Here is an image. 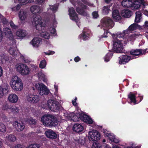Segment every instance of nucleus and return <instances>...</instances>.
I'll list each match as a JSON object with an SVG mask.
<instances>
[{
	"label": "nucleus",
	"mask_w": 148,
	"mask_h": 148,
	"mask_svg": "<svg viewBox=\"0 0 148 148\" xmlns=\"http://www.w3.org/2000/svg\"><path fill=\"white\" fill-rule=\"evenodd\" d=\"M124 31L122 33L118 32L116 34H114L112 35V37L114 39H120V41H122V39H124L125 40H131L135 39L138 37L142 36L141 34L139 33L136 32L134 34L129 36L128 34L125 35L124 34Z\"/></svg>",
	"instance_id": "f257e3e1"
},
{
	"label": "nucleus",
	"mask_w": 148,
	"mask_h": 148,
	"mask_svg": "<svg viewBox=\"0 0 148 148\" xmlns=\"http://www.w3.org/2000/svg\"><path fill=\"white\" fill-rule=\"evenodd\" d=\"M42 124L47 127L54 126L56 125L57 120L54 116L50 114H45L41 118Z\"/></svg>",
	"instance_id": "f03ea898"
},
{
	"label": "nucleus",
	"mask_w": 148,
	"mask_h": 148,
	"mask_svg": "<svg viewBox=\"0 0 148 148\" xmlns=\"http://www.w3.org/2000/svg\"><path fill=\"white\" fill-rule=\"evenodd\" d=\"M10 85L14 91H20L23 87L21 80L17 75H14L12 77Z\"/></svg>",
	"instance_id": "7ed1b4c3"
},
{
	"label": "nucleus",
	"mask_w": 148,
	"mask_h": 148,
	"mask_svg": "<svg viewBox=\"0 0 148 148\" xmlns=\"http://www.w3.org/2000/svg\"><path fill=\"white\" fill-rule=\"evenodd\" d=\"M33 23L36 26V29L38 30L43 29L45 26V24L42 21L41 17L39 15L36 16L35 17Z\"/></svg>",
	"instance_id": "20e7f679"
},
{
	"label": "nucleus",
	"mask_w": 148,
	"mask_h": 148,
	"mask_svg": "<svg viewBox=\"0 0 148 148\" xmlns=\"http://www.w3.org/2000/svg\"><path fill=\"white\" fill-rule=\"evenodd\" d=\"M34 86L41 95H47L50 92L49 89L42 83L35 84Z\"/></svg>",
	"instance_id": "39448f33"
},
{
	"label": "nucleus",
	"mask_w": 148,
	"mask_h": 148,
	"mask_svg": "<svg viewBox=\"0 0 148 148\" xmlns=\"http://www.w3.org/2000/svg\"><path fill=\"white\" fill-rule=\"evenodd\" d=\"M16 70L21 75L28 74V67L27 65L23 64H18L15 66Z\"/></svg>",
	"instance_id": "423d86ee"
},
{
	"label": "nucleus",
	"mask_w": 148,
	"mask_h": 148,
	"mask_svg": "<svg viewBox=\"0 0 148 148\" xmlns=\"http://www.w3.org/2000/svg\"><path fill=\"white\" fill-rule=\"evenodd\" d=\"M113 47L114 51L117 53H121L123 52L122 43L119 39H114L113 40Z\"/></svg>",
	"instance_id": "0eeeda50"
},
{
	"label": "nucleus",
	"mask_w": 148,
	"mask_h": 148,
	"mask_svg": "<svg viewBox=\"0 0 148 148\" xmlns=\"http://www.w3.org/2000/svg\"><path fill=\"white\" fill-rule=\"evenodd\" d=\"M101 23L103 27L109 29L112 28L114 25L113 21L109 17H105L102 19L101 20Z\"/></svg>",
	"instance_id": "6e6552de"
},
{
	"label": "nucleus",
	"mask_w": 148,
	"mask_h": 148,
	"mask_svg": "<svg viewBox=\"0 0 148 148\" xmlns=\"http://www.w3.org/2000/svg\"><path fill=\"white\" fill-rule=\"evenodd\" d=\"M100 134L97 130H93L89 132L88 138L90 140H98L100 139Z\"/></svg>",
	"instance_id": "1a4fd4ad"
},
{
	"label": "nucleus",
	"mask_w": 148,
	"mask_h": 148,
	"mask_svg": "<svg viewBox=\"0 0 148 148\" xmlns=\"http://www.w3.org/2000/svg\"><path fill=\"white\" fill-rule=\"evenodd\" d=\"M58 103L52 100H49L47 102V106L49 109L52 111H56L59 108Z\"/></svg>",
	"instance_id": "9d476101"
},
{
	"label": "nucleus",
	"mask_w": 148,
	"mask_h": 148,
	"mask_svg": "<svg viewBox=\"0 0 148 148\" xmlns=\"http://www.w3.org/2000/svg\"><path fill=\"white\" fill-rule=\"evenodd\" d=\"M142 27L141 26L137 24L134 23L131 25L127 29L124 31V34L126 35H129L130 33L132 32V31L137 29H141Z\"/></svg>",
	"instance_id": "9b49d317"
},
{
	"label": "nucleus",
	"mask_w": 148,
	"mask_h": 148,
	"mask_svg": "<svg viewBox=\"0 0 148 148\" xmlns=\"http://www.w3.org/2000/svg\"><path fill=\"white\" fill-rule=\"evenodd\" d=\"M145 50L142 51L140 49L132 50L130 51V54L132 56L131 59L136 58V57L138 56L139 55L145 54Z\"/></svg>",
	"instance_id": "f8f14e48"
},
{
	"label": "nucleus",
	"mask_w": 148,
	"mask_h": 148,
	"mask_svg": "<svg viewBox=\"0 0 148 148\" xmlns=\"http://www.w3.org/2000/svg\"><path fill=\"white\" fill-rule=\"evenodd\" d=\"M140 3L144 6L147 5L145 4L144 0H135L133 2H132V5L131 8L132 10L138 9L140 6Z\"/></svg>",
	"instance_id": "ddd939ff"
},
{
	"label": "nucleus",
	"mask_w": 148,
	"mask_h": 148,
	"mask_svg": "<svg viewBox=\"0 0 148 148\" xmlns=\"http://www.w3.org/2000/svg\"><path fill=\"white\" fill-rule=\"evenodd\" d=\"M69 12L70 19L74 21L76 23L77 22L79 21L77 15L74 8H70L69 10Z\"/></svg>",
	"instance_id": "4468645a"
},
{
	"label": "nucleus",
	"mask_w": 148,
	"mask_h": 148,
	"mask_svg": "<svg viewBox=\"0 0 148 148\" xmlns=\"http://www.w3.org/2000/svg\"><path fill=\"white\" fill-rule=\"evenodd\" d=\"M116 5H114L113 6V11L112 12V16L113 18L116 21H118L120 20L121 17L119 13V11L116 9Z\"/></svg>",
	"instance_id": "2eb2a0df"
},
{
	"label": "nucleus",
	"mask_w": 148,
	"mask_h": 148,
	"mask_svg": "<svg viewBox=\"0 0 148 148\" xmlns=\"http://www.w3.org/2000/svg\"><path fill=\"white\" fill-rule=\"evenodd\" d=\"M9 86L5 84L4 86H0V98H1L9 92Z\"/></svg>",
	"instance_id": "dca6fc26"
},
{
	"label": "nucleus",
	"mask_w": 148,
	"mask_h": 148,
	"mask_svg": "<svg viewBox=\"0 0 148 148\" xmlns=\"http://www.w3.org/2000/svg\"><path fill=\"white\" fill-rule=\"evenodd\" d=\"M42 43V39L38 37H35L30 42V43L33 47H37L39 46Z\"/></svg>",
	"instance_id": "f3484780"
},
{
	"label": "nucleus",
	"mask_w": 148,
	"mask_h": 148,
	"mask_svg": "<svg viewBox=\"0 0 148 148\" xmlns=\"http://www.w3.org/2000/svg\"><path fill=\"white\" fill-rule=\"evenodd\" d=\"M45 134L47 137L50 138L55 139L57 137L56 133L51 130H49L45 132Z\"/></svg>",
	"instance_id": "a211bd4d"
},
{
	"label": "nucleus",
	"mask_w": 148,
	"mask_h": 148,
	"mask_svg": "<svg viewBox=\"0 0 148 148\" xmlns=\"http://www.w3.org/2000/svg\"><path fill=\"white\" fill-rule=\"evenodd\" d=\"M80 118L83 121L87 123L91 124L93 123L92 119L89 116L84 114H82Z\"/></svg>",
	"instance_id": "6ab92c4d"
},
{
	"label": "nucleus",
	"mask_w": 148,
	"mask_h": 148,
	"mask_svg": "<svg viewBox=\"0 0 148 148\" xmlns=\"http://www.w3.org/2000/svg\"><path fill=\"white\" fill-rule=\"evenodd\" d=\"M131 59V56L127 55L123 56L120 57L119 63L120 64H124L128 62Z\"/></svg>",
	"instance_id": "aec40b11"
},
{
	"label": "nucleus",
	"mask_w": 148,
	"mask_h": 148,
	"mask_svg": "<svg viewBox=\"0 0 148 148\" xmlns=\"http://www.w3.org/2000/svg\"><path fill=\"white\" fill-rule=\"evenodd\" d=\"M13 124L18 131L23 130L25 127L23 123L21 122L18 123L17 121H15L13 122Z\"/></svg>",
	"instance_id": "412c9836"
},
{
	"label": "nucleus",
	"mask_w": 148,
	"mask_h": 148,
	"mask_svg": "<svg viewBox=\"0 0 148 148\" xmlns=\"http://www.w3.org/2000/svg\"><path fill=\"white\" fill-rule=\"evenodd\" d=\"M72 129L74 131L77 132H80L84 129L83 126L81 125L78 123L75 124L73 125Z\"/></svg>",
	"instance_id": "4be33fe9"
},
{
	"label": "nucleus",
	"mask_w": 148,
	"mask_h": 148,
	"mask_svg": "<svg viewBox=\"0 0 148 148\" xmlns=\"http://www.w3.org/2000/svg\"><path fill=\"white\" fill-rule=\"evenodd\" d=\"M8 99L9 101L11 103H16L18 101V97L16 94H11L9 95Z\"/></svg>",
	"instance_id": "5701e85b"
},
{
	"label": "nucleus",
	"mask_w": 148,
	"mask_h": 148,
	"mask_svg": "<svg viewBox=\"0 0 148 148\" xmlns=\"http://www.w3.org/2000/svg\"><path fill=\"white\" fill-rule=\"evenodd\" d=\"M122 5L124 7L131 8L132 5V0H122L121 2Z\"/></svg>",
	"instance_id": "b1692460"
},
{
	"label": "nucleus",
	"mask_w": 148,
	"mask_h": 148,
	"mask_svg": "<svg viewBox=\"0 0 148 148\" xmlns=\"http://www.w3.org/2000/svg\"><path fill=\"white\" fill-rule=\"evenodd\" d=\"M40 99L39 97L37 95H31L28 97V101H30L32 103L37 102Z\"/></svg>",
	"instance_id": "393cba45"
},
{
	"label": "nucleus",
	"mask_w": 148,
	"mask_h": 148,
	"mask_svg": "<svg viewBox=\"0 0 148 148\" xmlns=\"http://www.w3.org/2000/svg\"><path fill=\"white\" fill-rule=\"evenodd\" d=\"M3 33L10 39L12 38V34L10 29L8 27H5L3 28Z\"/></svg>",
	"instance_id": "a878e982"
},
{
	"label": "nucleus",
	"mask_w": 148,
	"mask_h": 148,
	"mask_svg": "<svg viewBox=\"0 0 148 148\" xmlns=\"http://www.w3.org/2000/svg\"><path fill=\"white\" fill-rule=\"evenodd\" d=\"M132 14L131 12L128 10H123L121 12L122 16L126 18H128L130 17Z\"/></svg>",
	"instance_id": "bb28decb"
},
{
	"label": "nucleus",
	"mask_w": 148,
	"mask_h": 148,
	"mask_svg": "<svg viewBox=\"0 0 148 148\" xmlns=\"http://www.w3.org/2000/svg\"><path fill=\"white\" fill-rule=\"evenodd\" d=\"M89 36V35L88 32L84 29L83 30L82 34L79 35V37L80 38H82V39L85 40L87 39Z\"/></svg>",
	"instance_id": "cd10ccee"
},
{
	"label": "nucleus",
	"mask_w": 148,
	"mask_h": 148,
	"mask_svg": "<svg viewBox=\"0 0 148 148\" xmlns=\"http://www.w3.org/2000/svg\"><path fill=\"white\" fill-rule=\"evenodd\" d=\"M31 12L33 14L40 12L41 10L40 7L36 5H34L32 6L30 9Z\"/></svg>",
	"instance_id": "c85d7f7f"
},
{
	"label": "nucleus",
	"mask_w": 148,
	"mask_h": 148,
	"mask_svg": "<svg viewBox=\"0 0 148 148\" xmlns=\"http://www.w3.org/2000/svg\"><path fill=\"white\" fill-rule=\"evenodd\" d=\"M27 15V12L23 10H21L19 13V18L21 20H24L26 18Z\"/></svg>",
	"instance_id": "c756f323"
},
{
	"label": "nucleus",
	"mask_w": 148,
	"mask_h": 148,
	"mask_svg": "<svg viewBox=\"0 0 148 148\" xmlns=\"http://www.w3.org/2000/svg\"><path fill=\"white\" fill-rule=\"evenodd\" d=\"M103 133L105 135L108 137L109 140L112 142L115 137L114 135L112 134H111L109 132L106 130H104Z\"/></svg>",
	"instance_id": "7c9ffc66"
},
{
	"label": "nucleus",
	"mask_w": 148,
	"mask_h": 148,
	"mask_svg": "<svg viewBox=\"0 0 148 148\" xmlns=\"http://www.w3.org/2000/svg\"><path fill=\"white\" fill-rule=\"evenodd\" d=\"M142 15L140 12L137 11L136 12V17L135 19V22L136 23H139L142 19Z\"/></svg>",
	"instance_id": "2f4dec72"
},
{
	"label": "nucleus",
	"mask_w": 148,
	"mask_h": 148,
	"mask_svg": "<svg viewBox=\"0 0 148 148\" xmlns=\"http://www.w3.org/2000/svg\"><path fill=\"white\" fill-rule=\"evenodd\" d=\"M16 48L15 46L10 47L9 50V52L11 55L14 56L16 54L17 51H16Z\"/></svg>",
	"instance_id": "473e14b6"
},
{
	"label": "nucleus",
	"mask_w": 148,
	"mask_h": 148,
	"mask_svg": "<svg viewBox=\"0 0 148 148\" xmlns=\"http://www.w3.org/2000/svg\"><path fill=\"white\" fill-rule=\"evenodd\" d=\"M16 35L19 37H24L26 34V32L25 30L21 29H18L16 33Z\"/></svg>",
	"instance_id": "72a5a7b5"
},
{
	"label": "nucleus",
	"mask_w": 148,
	"mask_h": 148,
	"mask_svg": "<svg viewBox=\"0 0 148 148\" xmlns=\"http://www.w3.org/2000/svg\"><path fill=\"white\" fill-rule=\"evenodd\" d=\"M41 36L46 39H49V38L50 35L49 34L47 31H42L40 33Z\"/></svg>",
	"instance_id": "f704fd0d"
},
{
	"label": "nucleus",
	"mask_w": 148,
	"mask_h": 148,
	"mask_svg": "<svg viewBox=\"0 0 148 148\" xmlns=\"http://www.w3.org/2000/svg\"><path fill=\"white\" fill-rule=\"evenodd\" d=\"M136 94L133 93H130L128 95V98L130 99L131 102H133L134 104L136 103L135 98Z\"/></svg>",
	"instance_id": "c9c22d12"
},
{
	"label": "nucleus",
	"mask_w": 148,
	"mask_h": 148,
	"mask_svg": "<svg viewBox=\"0 0 148 148\" xmlns=\"http://www.w3.org/2000/svg\"><path fill=\"white\" fill-rule=\"evenodd\" d=\"M0 21L3 23V25H6L8 24V21L3 16L0 14Z\"/></svg>",
	"instance_id": "e433bc0d"
},
{
	"label": "nucleus",
	"mask_w": 148,
	"mask_h": 148,
	"mask_svg": "<svg viewBox=\"0 0 148 148\" xmlns=\"http://www.w3.org/2000/svg\"><path fill=\"white\" fill-rule=\"evenodd\" d=\"M7 138L8 139V140L10 142H15L16 140V136L10 134L7 136Z\"/></svg>",
	"instance_id": "4c0bfd02"
},
{
	"label": "nucleus",
	"mask_w": 148,
	"mask_h": 148,
	"mask_svg": "<svg viewBox=\"0 0 148 148\" xmlns=\"http://www.w3.org/2000/svg\"><path fill=\"white\" fill-rule=\"evenodd\" d=\"M38 76L39 78L42 80L44 82H47V79L45 78V75L42 71H40L38 73Z\"/></svg>",
	"instance_id": "58836bf2"
},
{
	"label": "nucleus",
	"mask_w": 148,
	"mask_h": 148,
	"mask_svg": "<svg viewBox=\"0 0 148 148\" xmlns=\"http://www.w3.org/2000/svg\"><path fill=\"white\" fill-rule=\"evenodd\" d=\"M71 117L70 120H71L74 122L77 121L78 120V117L73 112H72L71 114Z\"/></svg>",
	"instance_id": "ea45409f"
},
{
	"label": "nucleus",
	"mask_w": 148,
	"mask_h": 148,
	"mask_svg": "<svg viewBox=\"0 0 148 148\" xmlns=\"http://www.w3.org/2000/svg\"><path fill=\"white\" fill-rule=\"evenodd\" d=\"M112 56L113 54L112 52H110L108 53L104 58L105 61L106 62L109 61Z\"/></svg>",
	"instance_id": "a19ab883"
},
{
	"label": "nucleus",
	"mask_w": 148,
	"mask_h": 148,
	"mask_svg": "<svg viewBox=\"0 0 148 148\" xmlns=\"http://www.w3.org/2000/svg\"><path fill=\"white\" fill-rule=\"evenodd\" d=\"M58 8V6L57 5L49 6V8L48 10V11L50 12L51 10L53 12L56 11Z\"/></svg>",
	"instance_id": "79ce46f5"
},
{
	"label": "nucleus",
	"mask_w": 148,
	"mask_h": 148,
	"mask_svg": "<svg viewBox=\"0 0 148 148\" xmlns=\"http://www.w3.org/2000/svg\"><path fill=\"white\" fill-rule=\"evenodd\" d=\"M110 7L108 6H104L102 8V13L104 14H107L109 13L110 10Z\"/></svg>",
	"instance_id": "37998d69"
},
{
	"label": "nucleus",
	"mask_w": 148,
	"mask_h": 148,
	"mask_svg": "<svg viewBox=\"0 0 148 148\" xmlns=\"http://www.w3.org/2000/svg\"><path fill=\"white\" fill-rule=\"evenodd\" d=\"M12 107L9 103H5L3 105V109L5 110H11Z\"/></svg>",
	"instance_id": "c03bdc74"
},
{
	"label": "nucleus",
	"mask_w": 148,
	"mask_h": 148,
	"mask_svg": "<svg viewBox=\"0 0 148 148\" xmlns=\"http://www.w3.org/2000/svg\"><path fill=\"white\" fill-rule=\"evenodd\" d=\"M11 112H12L14 114L17 113H18L19 109L16 106H12L11 108Z\"/></svg>",
	"instance_id": "a18cd8bd"
},
{
	"label": "nucleus",
	"mask_w": 148,
	"mask_h": 148,
	"mask_svg": "<svg viewBox=\"0 0 148 148\" xmlns=\"http://www.w3.org/2000/svg\"><path fill=\"white\" fill-rule=\"evenodd\" d=\"M71 113L69 112H66L64 113V116L66 118L65 119L66 121L68 120H70L71 115Z\"/></svg>",
	"instance_id": "49530a36"
},
{
	"label": "nucleus",
	"mask_w": 148,
	"mask_h": 148,
	"mask_svg": "<svg viewBox=\"0 0 148 148\" xmlns=\"http://www.w3.org/2000/svg\"><path fill=\"white\" fill-rule=\"evenodd\" d=\"M6 131V128L4 124L0 123V132H5Z\"/></svg>",
	"instance_id": "de8ad7c7"
},
{
	"label": "nucleus",
	"mask_w": 148,
	"mask_h": 148,
	"mask_svg": "<svg viewBox=\"0 0 148 148\" xmlns=\"http://www.w3.org/2000/svg\"><path fill=\"white\" fill-rule=\"evenodd\" d=\"M28 123H29L31 127H33L36 124V121L35 120L32 119H31L29 120H28Z\"/></svg>",
	"instance_id": "09e8293b"
},
{
	"label": "nucleus",
	"mask_w": 148,
	"mask_h": 148,
	"mask_svg": "<svg viewBox=\"0 0 148 148\" xmlns=\"http://www.w3.org/2000/svg\"><path fill=\"white\" fill-rule=\"evenodd\" d=\"M46 62L45 60L41 61L39 64V67L41 69L44 68L46 66Z\"/></svg>",
	"instance_id": "8fccbe9b"
},
{
	"label": "nucleus",
	"mask_w": 148,
	"mask_h": 148,
	"mask_svg": "<svg viewBox=\"0 0 148 148\" xmlns=\"http://www.w3.org/2000/svg\"><path fill=\"white\" fill-rule=\"evenodd\" d=\"M77 11L78 13L83 15H84L85 14V13L83 9H81L79 8H77Z\"/></svg>",
	"instance_id": "3c124183"
},
{
	"label": "nucleus",
	"mask_w": 148,
	"mask_h": 148,
	"mask_svg": "<svg viewBox=\"0 0 148 148\" xmlns=\"http://www.w3.org/2000/svg\"><path fill=\"white\" fill-rule=\"evenodd\" d=\"M100 144L97 142H94L92 146V148H100Z\"/></svg>",
	"instance_id": "603ef678"
},
{
	"label": "nucleus",
	"mask_w": 148,
	"mask_h": 148,
	"mask_svg": "<svg viewBox=\"0 0 148 148\" xmlns=\"http://www.w3.org/2000/svg\"><path fill=\"white\" fill-rule=\"evenodd\" d=\"M92 15L93 18H97L99 16L98 12L97 11H94L92 12Z\"/></svg>",
	"instance_id": "864d4df0"
},
{
	"label": "nucleus",
	"mask_w": 148,
	"mask_h": 148,
	"mask_svg": "<svg viewBox=\"0 0 148 148\" xmlns=\"http://www.w3.org/2000/svg\"><path fill=\"white\" fill-rule=\"evenodd\" d=\"M28 148H40V145L39 144H32L30 145L28 147Z\"/></svg>",
	"instance_id": "5fc2aeb1"
},
{
	"label": "nucleus",
	"mask_w": 148,
	"mask_h": 148,
	"mask_svg": "<svg viewBox=\"0 0 148 148\" xmlns=\"http://www.w3.org/2000/svg\"><path fill=\"white\" fill-rule=\"evenodd\" d=\"M54 27V26L53 27H50L49 29V31L51 34H54L56 32V30Z\"/></svg>",
	"instance_id": "6e6d98bb"
},
{
	"label": "nucleus",
	"mask_w": 148,
	"mask_h": 148,
	"mask_svg": "<svg viewBox=\"0 0 148 148\" xmlns=\"http://www.w3.org/2000/svg\"><path fill=\"white\" fill-rule=\"evenodd\" d=\"M10 24L11 27L13 29H16L18 28V26L15 25L12 21L10 22Z\"/></svg>",
	"instance_id": "4d7b16f0"
},
{
	"label": "nucleus",
	"mask_w": 148,
	"mask_h": 148,
	"mask_svg": "<svg viewBox=\"0 0 148 148\" xmlns=\"http://www.w3.org/2000/svg\"><path fill=\"white\" fill-rule=\"evenodd\" d=\"M21 5L20 4H18L17 5L16 7H14L13 8H12V9L13 11H15L16 10H19L21 8Z\"/></svg>",
	"instance_id": "13d9d810"
},
{
	"label": "nucleus",
	"mask_w": 148,
	"mask_h": 148,
	"mask_svg": "<svg viewBox=\"0 0 148 148\" xmlns=\"http://www.w3.org/2000/svg\"><path fill=\"white\" fill-rule=\"evenodd\" d=\"M20 59L22 60V61L23 62H25V63H27V60H25V58L24 56L23 55H22L21 54L20 56Z\"/></svg>",
	"instance_id": "bf43d9fd"
},
{
	"label": "nucleus",
	"mask_w": 148,
	"mask_h": 148,
	"mask_svg": "<svg viewBox=\"0 0 148 148\" xmlns=\"http://www.w3.org/2000/svg\"><path fill=\"white\" fill-rule=\"evenodd\" d=\"M112 142L116 143H117L119 142V140L118 139L115 138L114 137L113 139L112 140Z\"/></svg>",
	"instance_id": "052dcab7"
},
{
	"label": "nucleus",
	"mask_w": 148,
	"mask_h": 148,
	"mask_svg": "<svg viewBox=\"0 0 148 148\" xmlns=\"http://www.w3.org/2000/svg\"><path fill=\"white\" fill-rule=\"evenodd\" d=\"M54 88L55 90V95H57L58 92V86L56 85H54Z\"/></svg>",
	"instance_id": "680f3d73"
},
{
	"label": "nucleus",
	"mask_w": 148,
	"mask_h": 148,
	"mask_svg": "<svg viewBox=\"0 0 148 148\" xmlns=\"http://www.w3.org/2000/svg\"><path fill=\"white\" fill-rule=\"evenodd\" d=\"M55 53V52L53 51H49L48 52L45 53V54L47 55H50L54 54Z\"/></svg>",
	"instance_id": "e2e57ef3"
},
{
	"label": "nucleus",
	"mask_w": 148,
	"mask_h": 148,
	"mask_svg": "<svg viewBox=\"0 0 148 148\" xmlns=\"http://www.w3.org/2000/svg\"><path fill=\"white\" fill-rule=\"evenodd\" d=\"M80 60V58L78 56L74 58V61L76 62H77L79 61Z\"/></svg>",
	"instance_id": "0e129e2a"
},
{
	"label": "nucleus",
	"mask_w": 148,
	"mask_h": 148,
	"mask_svg": "<svg viewBox=\"0 0 148 148\" xmlns=\"http://www.w3.org/2000/svg\"><path fill=\"white\" fill-rule=\"evenodd\" d=\"M3 59L5 61H8L9 59V57L7 55H5L4 56V57L3 58Z\"/></svg>",
	"instance_id": "69168bd1"
},
{
	"label": "nucleus",
	"mask_w": 148,
	"mask_h": 148,
	"mask_svg": "<svg viewBox=\"0 0 148 148\" xmlns=\"http://www.w3.org/2000/svg\"><path fill=\"white\" fill-rule=\"evenodd\" d=\"M15 148H23V146L20 144H18L15 146Z\"/></svg>",
	"instance_id": "338daca9"
},
{
	"label": "nucleus",
	"mask_w": 148,
	"mask_h": 148,
	"mask_svg": "<svg viewBox=\"0 0 148 148\" xmlns=\"http://www.w3.org/2000/svg\"><path fill=\"white\" fill-rule=\"evenodd\" d=\"M142 12L144 13L146 16H147L148 17V12L146 10H143L142 11Z\"/></svg>",
	"instance_id": "774afa93"
}]
</instances>
